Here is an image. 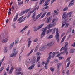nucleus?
Segmentation results:
<instances>
[{
    "label": "nucleus",
    "instance_id": "f257e3e1",
    "mask_svg": "<svg viewBox=\"0 0 75 75\" xmlns=\"http://www.w3.org/2000/svg\"><path fill=\"white\" fill-rule=\"evenodd\" d=\"M17 52H18V50H17V48H14L13 50V53L11 54L10 57H16Z\"/></svg>",
    "mask_w": 75,
    "mask_h": 75
},
{
    "label": "nucleus",
    "instance_id": "f03ea898",
    "mask_svg": "<svg viewBox=\"0 0 75 75\" xmlns=\"http://www.w3.org/2000/svg\"><path fill=\"white\" fill-rule=\"evenodd\" d=\"M58 28H57L56 30V34L55 36V37L56 38V40L57 42H59V33H58Z\"/></svg>",
    "mask_w": 75,
    "mask_h": 75
},
{
    "label": "nucleus",
    "instance_id": "7ed1b4c3",
    "mask_svg": "<svg viewBox=\"0 0 75 75\" xmlns=\"http://www.w3.org/2000/svg\"><path fill=\"white\" fill-rule=\"evenodd\" d=\"M39 8V6H38V7H37L36 8H34V9H33L32 10V11L28 12V16L26 18H28L29 17H30V16H31V13H34L35 11V10H36L37 9V10H38Z\"/></svg>",
    "mask_w": 75,
    "mask_h": 75
},
{
    "label": "nucleus",
    "instance_id": "20e7f679",
    "mask_svg": "<svg viewBox=\"0 0 75 75\" xmlns=\"http://www.w3.org/2000/svg\"><path fill=\"white\" fill-rule=\"evenodd\" d=\"M47 29V27H45V28H43L42 29V31L43 32L41 34V37H43L45 35V32Z\"/></svg>",
    "mask_w": 75,
    "mask_h": 75
},
{
    "label": "nucleus",
    "instance_id": "39448f33",
    "mask_svg": "<svg viewBox=\"0 0 75 75\" xmlns=\"http://www.w3.org/2000/svg\"><path fill=\"white\" fill-rule=\"evenodd\" d=\"M30 10H31V8H30L26 10H25V11H22L20 13L19 16H22L24 14H26V13H27L28 11H29Z\"/></svg>",
    "mask_w": 75,
    "mask_h": 75
},
{
    "label": "nucleus",
    "instance_id": "423d86ee",
    "mask_svg": "<svg viewBox=\"0 0 75 75\" xmlns=\"http://www.w3.org/2000/svg\"><path fill=\"white\" fill-rule=\"evenodd\" d=\"M68 17V16H67V15H66V13L64 12L63 13V14L62 16V20H64V19L68 20V19H67Z\"/></svg>",
    "mask_w": 75,
    "mask_h": 75
},
{
    "label": "nucleus",
    "instance_id": "0eeeda50",
    "mask_svg": "<svg viewBox=\"0 0 75 75\" xmlns=\"http://www.w3.org/2000/svg\"><path fill=\"white\" fill-rule=\"evenodd\" d=\"M42 13H41L40 14H38V16H37L36 17L34 20H33V21H37L38 19L42 15Z\"/></svg>",
    "mask_w": 75,
    "mask_h": 75
},
{
    "label": "nucleus",
    "instance_id": "6e6552de",
    "mask_svg": "<svg viewBox=\"0 0 75 75\" xmlns=\"http://www.w3.org/2000/svg\"><path fill=\"white\" fill-rule=\"evenodd\" d=\"M75 1V0H72L69 3V4L68 5L69 7H70L71 6H72L74 4V1Z\"/></svg>",
    "mask_w": 75,
    "mask_h": 75
},
{
    "label": "nucleus",
    "instance_id": "1a4fd4ad",
    "mask_svg": "<svg viewBox=\"0 0 75 75\" xmlns=\"http://www.w3.org/2000/svg\"><path fill=\"white\" fill-rule=\"evenodd\" d=\"M50 60H47L46 62L45 63L44 66V67L45 68V69H47V68H48V64Z\"/></svg>",
    "mask_w": 75,
    "mask_h": 75
},
{
    "label": "nucleus",
    "instance_id": "9d476101",
    "mask_svg": "<svg viewBox=\"0 0 75 75\" xmlns=\"http://www.w3.org/2000/svg\"><path fill=\"white\" fill-rule=\"evenodd\" d=\"M8 41V38H5L4 39H3L2 40H1V42L2 43H4V44H5V43H6V42H7Z\"/></svg>",
    "mask_w": 75,
    "mask_h": 75
},
{
    "label": "nucleus",
    "instance_id": "9b49d317",
    "mask_svg": "<svg viewBox=\"0 0 75 75\" xmlns=\"http://www.w3.org/2000/svg\"><path fill=\"white\" fill-rule=\"evenodd\" d=\"M21 70V68L20 67L17 68V69H16V73L17 74H21V72H19V71H20Z\"/></svg>",
    "mask_w": 75,
    "mask_h": 75
},
{
    "label": "nucleus",
    "instance_id": "f8f14e48",
    "mask_svg": "<svg viewBox=\"0 0 75 75\" xmlns=\"http://www.w3.org/2000/svg\"><path fill=\"white\" fill-rule=\"evenodd\" d=\"M46 45H44L43 47H40L39 49L40 51H43L46 48Z\"/></svg>",
    "mask_w": 75,
    "mask_h": 75
},
{
    "label": "nucleus",
    "instance_id": "ddd939ff",
    "mask_svg": "<svg viewBox=\"0 0 75 75\" xmlns=\"http://www.w3.org/2000/svg\"><path fill=\"white\" fill-rule=\"evenodd\" d=\"M27 27H28V26H25L23 29L21 30L20 31V32L21 33V34H24V32L23 31H24V30H25V29H26V28H27Z\"/></svg>",
    "mask_w": 75,
    "mask_h": 75
},
{
    "label": "nucleus",
    "instance_id": "4468645a",
    "mask_svg": "<svg viewBox=\"0 0 75 75\" xmlns=\"http://www.w3.org/2000/svg\"><path fill=\"white\" fill-rule=\"evenodd\" d=\"M59 52H53L52 54V55L51 57L52 58H54V57H55V54H59Z\"/></svg>",
    "mask_w": 75,
    "mask_h": 75
},
{
    "label": "nucleus",
    "instance_id": "2eb2a0df",
    "mask_svg": "<svg viewBox=\"0 0 75 75\" xmlns=\"http://www.w3.org/2000/svg\"><path fill=\"white\" fill-rule=\"evenodd\" d=\"M52 52H50L48 54L49 57L47 59V60H48L49 61H50V59H51V54H52Z\"/></svg>",
    "mask_w": 75,
    "mask_h": 75
},
{
    "label": "nucleus",
    "instance_id": "dca6fc26",
    "mask_svg": "<svg viewBox=\"0 0 75 75\" xmlns=\"http://www.w3.org/2000/svg\"><path fill=\"white\" fill-rule=\"evenodd\" d=\"M62 65V63H59L57 64V69H59V67H61Z\"/></svg>",
    "mask_w": 75,
    "mask_h": 75
},
{
    "label": "nucleus",
    "instance_id": "f3484780",
    "mask_svg": "<svg viewBox=\"0 0 75 75\" xmlns=\"http://www.w3.org/2000/svg\"><path fill=\"white\" fill-rule=\"evenodd\" d=\"M33 51H34V49H32V50L30 51V53H29L27 54V55H26L27 57H28V56H30V55L31 54H32V53H33Z\"/></svg>",
    "mask_w": 75,
    "mask_h": 75
},
{
    "label": "nucleus",
    "instance_id": "a211bd4d",
    "mask_svg": "<svg viewBox=\"0 0 75 75\" xmlns=\"http://www.w3.org/2000/svg\"><path fill=\"white\" fill-rule=\"evenodd\" d=\"M32 64H34V63L36 62V58L35 57H33V59H32Z\"/></svg>",
    "mask_w": 75,
    "mask_h": 75
},
{
    "label": "nucleus",
    "instance_id": "6ab92c4d",
    "mask_svg": "<svg viewBox=\"0 0 75 75\" xmlns=\"http://www.w3.org/2000/svg\"><path fill=\"white\" fill-rule=\"evenodd\" d=\"M44 23H43L42 24H41L40 25H39V26L37 27L38 30H40V28H41L42 27L44 26Z\"/></svg>",
    "mask_w": 75,
    "mask_h": 75
},
{
    "label": "nucleus",
    "instance_id": "aec40b11",
    "mask_svg": "<svg viewBox=\"0 0 75 75\" xmlns=\"http://www.w3.org/2000/svg\"><path fill=\"white\" fill-rule=\"evenodd\" d=\"M54 45V43L52 42H50V43H48L47 45V46H51V45Z\"/></svg>",
    "mask_w": 75,
    "mask_h": 75
},
{
    "label": "nucleus",
    "instance_id": "412c9836",
    "mask_svg": "<svg viewBox=\"0 0 75 75\" xmlns=\"http://www.w3.org/2000/svg\"><path fill=\"white\" fill-rule=\"evenodd\" d=\"M34 66H35V64H33L31 66H30L28 68V69H32L33 68H34Z\"/></svg>",
    "mask_w": 75,
    "mask_h": 75
},
{
    "label": "nucleus",
    "instance_id": "4be33fe9",
    "mask_svg": "<svg viewBox=\"0 0 75 75\" xmlns=\"http://www.w3.org/2000/svg\"><path fill=\"white\" fill-rule=\"evenodd\" d=\"M35 16H36V13L35 12H34L33 15H32V18L33 20H34V19H35Z\"/></svg>",
    "mask_w": 75,
    "mask_h": 75
},
{
    "label": "nucleus",
    "instance_id": "5701e85b",
    "mask_svg": "<svg viewBox=\"0 0 75 75\" xmlns=\"http://www.w3.org/2000/svg\"><path fill=\"white\" fill-rule=\"evenodd\" d=\"M68 42H66L65 44V51L68 50V48H67V47H68Z\"/></svg>",
    "mask_w": 75,
    "mask_h": 75
},
{
    "label": "nucleus",
    "instance_id": "b1692460",
    "mask_svg": "<svg viewBox=\"0 0 75 75\" xmlns=\"http://www.w3.org/2000/svg\"><path fill=\"white\" fill-rule=\"evenodd\" d=\"M25 18H26V17H24L21 21L18 22V23H22V22H23V21H24L25 20Z\"/></svg>",
    "mask_w": 75,
    "mask_h": 75
},
{
    "label": "nucleus",
    "instance_id": "393cba45",
    "mask_svg": "<svg viewBox=\"0 0 75 75\" xmlns=\"http://www.w3.org/2000/svg\"><path fill=\"white\" fill-rule=\"evenodd\" d=\"M14 42H13L10 45V46L9 47V48L10 49H11L12 48V47H13V46L14 45Z\"/></svg>",
    "mask_w": 75,
    "mask_h": 75
},
{
    "label": "nucleus",
    "instance_id": "a878e982",
    "mask_svg": "<svg viewBox=\"0 0 75 75\" xmlns=\"http://www.w3.org/2000/svg\"><path fill=\"white\" fill-rule=\"evenodd\" d=\"M52 24H49L47 26V28L48 29H50V28H51V27H52Z\"/></svg>",
    "mask_w": 75,
    "mask_h": 75
},
{
    "label": "nucleus",
    "instance_id": "bb28decb",
    "mask_svg": "<svg viewBox=\"0 0 75 75\" xmlns=\"http://www.w3.org/2000/svg\"><path fill=\"white\" fill-rule=\"evenodd\" d=\"M52 38H53V35H50L48 37H47V39H51Z\"/></svg>",
    "mask_w": 75,
    "mask_h": 75
},
{
    "label": "nucleus",
    "instance_id": "cd10ccee",
    "mask_svg": "<svg viewBox=\"0 0 75 75\" xmlns=\"http://www.w3.org/2000/svg\"><path fill=\"white\" fill-rule=\"evenodd\" d=\"M31 42H31V40H29V41H28V47H30V45H31Z\"/></svg>",
    "mask_w": 75,
    "mask_h": 75
},
{
    "label": "nucleus",
    "instance_id": "c85d7f7f",
    "mask_svg": "<svg viewBox=\"0 0 75 75\" xmlns=\"http://www.w3.org/2000/svg\"><path fill=\"white\" fill-rule=\"evenodd\" d=\"M57 18H55L54 19H53L52 21V23H56L57 21Z\"/></svg>",
    "mask_w": 75,
    "mask_h": 75
},
{
    "label": "nucleus",
    "instance_id": "c756f323",
    "mask_svg": "<svg viewBox=\"0 0 75 75\" xmlns=\"http://www.w3.org/2000/svg\"><path fill=\"white\" fill-rule=\"evenodd\" d=\"M46 14H47V12H45L44 13H43V14L41 16V18H43L45 16Z\"/></svg>",
    "mask_w": 75,
    "mask_h": 75
},
{
    "label": "nucleus",
    "instance_id": "7c9ffc66",
    "mask_svg": "<svg viewBox=\"0 0 75 75\" xmlns=\"http://www.w3.org/2000/svg\"><path fill=\"white\" fill-rule=\"evenodd\" d=\"M4 52H7V48L6 47H5L4 48Z\"/></svg>",
    "mask_w": 75,
    "mask_h": 75
},
{
    "label": "nucleus",
    "instance_id": "2f4dec72",
    "mask_svg": "<svg viewBox=\"0 0 75 75\" xmlns=\"http://www.w3.org/2000/svg\"><path fill=\"white\" fill-rule=\"evenodd\" d=\"M49 69L52 72H54V70H55V69L52 67H50Z\"/></svg>",
    "mask_w": 75,
    "mask_h": 75
},
{
    "label": "nucleus",
    "instance_id": "473e14b6",
    "mask_svg": "<svg viewBox=\"0 0 75 75\" xmlns=\"http://www.w3.org/2000/svg\"><path fill=\"white\" fill-rule=\"evenodd\" d=\"M65 38H66V36H64L63 37V38L62 39V40L61 41V42H64L65 39Z\"/></svg>",
    "mask_w": 75,
    "mask_h": 75
},
{
    "label": "nucleus",
    "instance_id": "72a5a7b5",
    "mask_svg": "<svg viewBox=\"0 0 75 75\" xmlns=\"http://www.w3.org/2000/svg\"><path fill=\"white\" fill-rule=\"evenodd\" d=\"M74 51H75V49H72L70 51V53H73V52H74Z\"/></svg>",
    "mask_w": 75,
    "mask_h": 75
},
{
    "label": "nucleus",
    "instance_id": "f704fd0d",
    "mask_svg": "<svg viewBox=\"0 0 75 75\" xmlns=\"http://www.w3.org/2000/svg\"><path fill=\"white\" fill-rule=\"evenodd\" d=\"M65 27H64V28H68V26H69V23H65Z\"/></svg>",
    "mask_w": 75,
    "mask_h": 75
},
{
    "label": "nucleus",
    "instance_id": "c9c22d12",
    "mask_svg": "<svg viewBox=\"0 0 75 75\" xmlns=\"http://www.w3.org/2000/svg\"><path fill=\"white\" fill-rule=\"evenodd\" d=\"M70 63H71V61H70L67 64L66 67H65L66 68H67V67H68L69 66V65H70Z\"/></svg>",
    "mask_w": 75,
    "mask_h": 75
},
{
    "label": "nucleus",
    "instance_id": "e433bc0d",
    "mask_svg": "<svg viewBox=\"0 0 75 75\" xmlns=\"http://www.w3.org/2000/svg\"><path fill=\"white\" fill-rule=\"evenodd\" d=\"M65 25V23L64 22V21H63L62 22V27H64Z\"/></svg>",
    "mask_w": 75,
    "mask_h": 75
},
{
    "label": "nucleus",
    "instance_id": "4c0bfd02",
    "mask_svg": "<svg viewBox=\"0 0 75 75\" xmlns=\"http://www.w3.org/2000/svg\"><path fill=\"white\" fill-rule=\"evenodd\" d=\"M59 60H62V59H64V57H58Z\"/></svg>",
    "mask_w": 75,
    "mask_h": 75
},
{
    "label": "nucleus",
    "instance_id": "58836bf2",
    "mask_svg": "<svg viewBox=\"0 0 75 75\" xmlns=\"http://www.w3.org/2000/svg\"><path fill=\"white\" fill-rule=\"evenodd\" d=\"M36 55L37 56H40L41 55V53H40L39 52H37L36 53Z\"/></svg>",
    "mask_w": 75,
    "mask_h": 75
},
{
    "label": "nucleus",
    "instance_id": "ea45409f",
    "mask_svg": "<svg viewBox=\"0 0 75 75\" xmlns=\"http://www.w3.org/2000/svg\"><path fill=\"white\" fill-rule=\"evenodd\" d=\"M37 65L38 67H41V62H38Z\"/></svg>",
    "mask_w": 75,
    "mask_h": 75
},
{
    "label": "nucleus",
    "instance_id": "a19ab883",
    "mask_svg": "<svg viewBox=\"0 0 75 75\" xmlns=\"http://www.w3.org/2000/svg\"><path fill=\"white\" fill-rule=\"evenodd\" d=\"M30 62H31L30 59V58L28 59L27 60L26 62H27V63H30Z\"/></svg>",
    "mask_w": 75,
    "mask_h": 75
},
{
    "label": "nucleus",
    "instance_id": "79ce46f5",
    "mask_svg": "<svg viewBox=\"0 0 75 75\" xmlns=\"http://www.w3.org/2000/svg\"><path fill=\"white\" fill-rule=\"evenodd\" d=\"M50 20H51L50 19V18H47V20L46 21V22L47 23H49V22H50Z\"/></svg>",
    "mask_w": 75,
    "mask_h": 75
},
{
    "label": "nucleus",
    "instance_id": "37998d69",
    "mask_svg": "<svg viewBox=\"0 0 75 75\" xmlns=\"http://www.w3.org/2000/svg\"><path fill=\"white\" fill-rule=\"evenodd\" d=\"M19 41V40L18 39H16L15 42V44H17V43H18V42Z\"/></svg>",
    "mask_w": 75,
    "mask_h": 75
},
{
    "label": "nucleus",
    "instance_id": "c03bdc74",
    "mask_svg": "<svg viewBox=\"0 0 75 75\" xmlns=\"http://www.w3.org/2000/svg\"><path fill=\"white\" fill-rule=\"evenodd\" d=\"M53 31L52 33V34H55V30H56V28H55L54 29H52Z\"/></svg>",
    "mask_w": 75,
    "mask_h": 75
},
{
    "label": "nucleus",
    "instance_id": "a18cd8bd",
    "mask_svg": "<svg viewBox=\"0 0 75 75\" xmlns=\"http://www.w3.org/2000/svg\"><path fill=\"white\" fill-rule=\"evenodd\" d=\"M4 69V67L2 66L1 68V70L0 71V73L2 71H3V69Z\"/></svg>",
    "mask_w": 75,
    "mask_h": 75
},
{
    "label": "nucleus",
    "instance_id": "49530a36",
    "mask_svg": "<svg viewBox=\"0 0 75 75\" xmlns=\"http://www.w3.org/2000/svg\"><path fill=\"white\" fill-rule=\"evenodd\" d=\"M0 38H4V35H1L0 36Z\"/></svg>",
    "mask_w": 75,
    "mask_h": 75
},
{
    "label": "nucleus",
    "instance_id": "de8ad7c7",
    "mask_svg": "<svg viewBox=\"0 0 75 75\" xmlns=\"http://www.w3.org/2000/svg\"><path fill=\"white\" fill-rule=\"evenodd\" d=\"M64 49L65 50V47H62L61 48V49L60 50V51H63V50H64Z\"/></svg>",
    "mask_w": 75,
    "mask_h": 75
},
{
    "label": "nucleus",
    "instance_id": "09e8293b",
    "mask_svg": "<svg viewBox=\"0 0 75 75\" xmlns=\"http://www.w3.org/2000/svg\"><path fill=\"white\" fill-rule=\"evenodd\" d=\"M24 17V16H23L19 18L18 20V21H20V20H21V19H22Z\"/></svg>",
    "mask_w": 75,
    "mask_h": 75
},
{
    "label": "nucleus",
    "instance_id": "8fccbe9b",
    "mask_svg": "<svg viewBox=\"0 0 75 75\" xmlns=\"http://www.w3.org/2000/svg\"><path fill=\"white\" fill-rule=\"evenodd\" d=\"M71 59V57H68L67 59H66V62H68V61H69V59Z\"/></svg>",
    "mask_w": 75,
    "mask_h": 75
},
{
    "label": "nucleus",
    "instance_id": "3c124183",
    "mask_svg": "<svg viewBox=\"0 0 75 75\" xmlns=\"http://www.w3.org/2000/svg\"><path fill=\"white\" fill-rule=\"evenodd\" d=\"M58 59H56L54 60V62H55V63H57L58 62Z\"/></svg>",
    "mask_w": 75,
    "mask_h": 75
},
{
    "label": "nucleus",
    "instance_id": "603ef678",
    "mask_svg": "<svg viewBox=\"0 0 75 75\" xmlns=\"http://www.w3.org/2000/svg\"><path fill=\"white\" fill-rule=\"evenodd\" d=\"M44 0H40V3L39 4H41L42 3H44Z\"/></svg>",
    "mask_w": 75,
    "mask_h": 75
},
{
    "label": "nucleus",
    "instance_id": "864d4df0",
    "mask_svg": "<svg viewBox=\"0 0 75 75\" xmlns=\"http://www.w3.org/2000/svg\"><path fill=\"white\" fill-rule=\"evenodd\" d=\"M54 13L56 14H58V12H57V10H54Z\"/></svg>",
    "mask_w": 75,
    "mask_h": 75
},
{
    "label": "nucleus",
    "instance_id": "5fc2aeb1",
    "mask_svg": "<svg viewBox=\"0 0 75 75\" xmlns=\"http://www.w3.org/2000/svg\"><path fill=\"white\" fill-rule=\"evenodd\" d=\"M40 58H41V57L39 56L37 59V61H38L40 59Z\"/></svg>",
    "mask_w": 75,
    "mask_h": 75
},
{
    "label": "nucleus",
    "instance_id": "6e6d98bb",
    "mask_svg": "<svg viewBox=\"0 0 75 75\" xmlns=\"http://www.w3.org/2000/svg\"><path fill=\"white\" fill-rule=\"evenodd\" d=\"M38 41V39L37 38L35 39L33 41L34 42H37Z\"/></svg>",
    "mask_w": 75,
    "mask_h": 75
},
{
    "label": "nucleus",
    "instance_id": "4d7b16f0",
    "mask_svg": "<svg viewBox=\"0 0 75 75\" xmlns=\"http://www.w3.org/2000/svg\"><path fill=\"white\" fill-rule=\"evenodd\" d=\"M14 69V68L13 67H11V68L10 70H11L12 71H13V70Z\"/></svg>",
    "mask_w": 75,
    "mask_h": 75
},
{
    "label": "nucleus",
    "instance_id": "13d9d810",
    "mask_svg": "<svg viewBox=\"0 0 75 75\" xmlns=\"http://www.w3.org/2000/svg\"><path fill=\"white\" fill-rule=\"evenodd\" d=\"M65 34V33L64 32L61 35V37H63L64 35Z\"/></svg>",
    "mask_w": 75,
    "mask_h": 75
},
{
    "label": "nucleus",
    "instance_id": "bf43d9fd",
    "mask_svg": "<svg viewBox=\"0 0 75 75\" xmlns=\"http://www.w3.org/2000/svg\"><path fill=\"white\" fill-rule=\"evenodd\" d=\"M37 30H38V28H35V29H34V31H37Z\"/></svg>",
    "mask_w": 75,
    "mask_h": 75
},
{
    "label": "nucleus",
    "instance_id": "052dcab7",
    "mask_svg": "<svg viewBox=\"0 0 75 75\" xmlns=\"http://www.w3.org/2000/svg\"><path fill=\"white\" fill-rule=\"evenodd\" d=\"M68 10V7H66L63 9V11H66V10Z\"/></svg>",
    "mask_w": 75,
    "mask_h": 75
},
{
    "label": "nucleus",
    "instance_id": "680f3d73",
    "mask_svg": "<svg viewBox=\"0 0 75 75\" xmlns=\"http://www.w3.org/2000/svg\"><path fill=\"white\" fill-rule=\"evenodd\" d=\"M45 6H48V2H47V1H46L45 3Z\"/></svg>",
    "mask_w": 75,
    "mask_h": 75
},
{
    "label": "nucleus",
    "instance_id": "e2e57ef3",
    "mask_svg": "<svg viewBox=\"0 0 75 75\" xmlns=\"http://www.w3.org/2000/svg\"><path fill=\"white\" fill-rule=\"evenodd\" d=\"M24 48H23L22 49V50H21V53H22V52H23V51H24Z\"/></svg>",
    "mask_w": 75,
    "mask_h": 75
},
{
    "label": "nucleus",
    "instance_id": "0e129e2a",
    "mask_svg": "<svg viewBox=\"0 0 75 75\" xmlns=\"http://www.w3.org/2000/svg\"><path fill=\"white\" fill-rule=\"evenodd\" d=\"M51 13L50 12H48V13H47L46 16H48L50 15V14Z\"/></svg>",
    "mask_w": 75,
    "mask_h": 75
},
{
    "label": "nucleus",
    "instance_id": "69168bd1",
    "mask_svg": "<svg viewBox=\"0 0 75 75\" xmlns=\"http://www.w3.org/2000/svg\"><path fill=\"white\" fill-rule=\"evenodd\" d=\"M44 64H45L44 61H42V62L41 63V65L42 66L43 65H44Z\"/></svg>",
    "mask_w": 75,
    "mask_h": 75
},
{
    "label": "nucleus",
    "instance_id": "338daca9",
    "mask_svg": "<svg viewBox=\"0 0 75 75\" xmlns=\"http://www.w3.org/2000/svg\"><path fill=\"white\" fill-rule=\"evenodd\" d=\"M69 70H67L66 72V73L68 75H69Z\"/></svg>",
    "mask_w": 75,
    "mask_h": 75
},
{
    "label": "nucleus",
    "instance_id": "774afa93",
    "mask_svg": "<svg viewBox=\"0 0 75 75\" xmlns=\"http://www.w3.org/2000/svg\"><path fill=\"white\" fill-rule=\"evenodd\" d=\"M71 13H72V12H69L67 14V16H68V15H70V14H71Z\"/></svg>",
    "mask_w": 75,
    "mask_h": 75
}]
</instances>
